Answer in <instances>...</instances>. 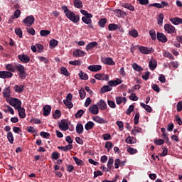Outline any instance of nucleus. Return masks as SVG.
I'll return each mask as SVG.
<instances>
[{"instance_id":"1","label":"nucleus","mask_w":182,"mask_h":182,"mask_svg":"<svg viewBox=\"0 0 182 182\" xmlns=\"http://www.w3.org/2000/svg\"><path fill=\"white\" fill-rule=\"evenodd\" d=\"M62 11H63L66 18L73 22V23H77L79 21H80V16L79 15L75 14V12L70 11L68 6H62L61 7Z\"/></svg>"},{"instance_id":"2","label":"nucleus","mask_w":182,"mask_h":182,"mask_svg":"<svg viewBox=\"0 0 182 182\" xmlns=\"http://www.w3.org/2000/svg\"><path fill=\"white\" fill-rule=\"evenodd\" d=\"M9 102V105L14 107L16 110L22 107V102H21L18 98H10Z\"/></svg>"},{"instance_id":"3","label":"nucleus","mask_w":182,"mask_h":182,"mask_svg":"<svg viewBox=\"0 0 182 182\" xmlns=\"http://www.w3.org/2000/svg\"><path fill=\"white\" fill-rule=\"evenodd\" d=\"M23 23H24L25 26H32L35 23V17L32 15L28 16L23 20Z\"/></svg>"},{"instance_id":"4","label":"nucleus","mask_w":182,"mask_h":182,"mask_svg":"<svg viewBox=\"0 0 182 182\" xmlns=\"http://www.w3.org/2000/svg\"><path fill=\"white\" fill-rule=\"evenodd\" d=\"M16 69L19 72L18 76L20 79H26V73L25 72V67L21 64H18L16 66Z\"/></svg>"},{"instance_id":"5","label":"nucleus","mask_w":182,"mask_h":182,"mask_svg":"<svg viewBox=\"0 0 182 182\" xmlns=\"http://www.w3.org/2000/svg\"><path fill=\"white\" fill-rule=\"evenodd\" d=\"M138 49L142 55H150L154 52V49L150 47L139 46Z\"/></svg>"},{"instance_id":"6","label":"nucleus","mask_w":182,"mask_h":182,"mask_svg":"<svg viewBox=\"0 0 182 182\" xmlns=\"http://www.w3.org/2000/svg\"><path fill=\"white\" fill-rule=\"evenodd\" d=\"M73 96L70 94L68 93L66 96V100H63L64 105L68 108V109H72L73 107V103H72V98Z\"/></svg>"},{"instance_id":"7","label":"nucleus","mask_w":182,"mask_h":182,"mask_svg":"<svg viewBox=\"0 0 182 182\" xmlns=\"http://www.w3.org/2000/svg\"><path fill=\"white\" fill-rule=\"evenodd\" d=\"M164 31L165 32H166V33L169 34L177 33V31H176V27L168 23L164 25Z\"/></svg>"},{"instance_id":"8","label":"nucleus","mask_w":182,"mask_h":182,"mask_svg":"<svg viewBox=\"0 0 182 182\" xmlns=\"http://www.w3.org/2000/svg\"><path fill=\"white\" fill-rule=\"evenodd\" d=\"M58 127L60 130H63V132H66L69 129V124H68V120L63 119L61 122L58 124Z\"/></svg>"},{"instance_id":"9","label":"nucleus","mask_w":182,"mask_h":182,"mask_svg":"<svg viewBox=\"0 0 182 182\" xmlns=\"http://www.w3.org/2000/svg\"><path fill=\"white\" fill-rule=\"evenodd\" d=\"M94 77L97 79V80H106V82H108L109 75L107 74H95Z\"/></svg>"},{"instance_id":"10","label":"nucleus","mask_w":182,"mask_h":182,"mask_svg":"<svg viewBox=\"0 0 182 182\" xmlns=\"http://www.w3.org/2000/svg\"><path fill=\"white\" fill-rule=\"evenodd\" d=\"M14 76V74L9 71H0L1 79H9Z\"/></svg>"},{"instance_id":"11","label":"nucleus","mask_w":182,"mask_h":182,"mask_svg":"<svg viewBox=\"0 0 182 182\" xmlns=\"http://www.w3.org/2000/svg\"><path fill=\"white\" fill-rule=\"evenodd\" d=\"M88 110L90 113H91V114H99V107L97 106V105H91L89 107Z\"/></svg>"},{"instance_id":"12","label":"nucleus","mask_w":182,"mask_h":182,"mask_svg":"<svg viewBox=\"0 0 182 182\" xmlns=\"http://www.w3.org/2000/svg\"><path fill=\"white\" fill-rule=\"evenodd\" d=\"M156 37L159 42H162V43H166L168 41L167 36L163 33H157Z\"/></svg>"},{"instance_id":"13","label":"nucleus","mask_w":182,"mask_h":182,"mask_svg":"<svg viewBox=\"0 0 182 182\" xmlns=\"http://www.w3.org/2000/svg\"><path fill=\"white\" fill-rule=\"evenodd\" d=\"M18 58L21 60V62H23V63H28V62L31 60V58L28 56V55L26 54L18 55Z\"/></svg>"},{"instance_id":"14","label":"nucleus","mask_w":182,"mask_h":182,"mask_svg":"<svg viewBox=\"0 0 182 182\" xmlns=\"http://www.w3.org/2000/svg\"><path fill=\"white\" fill-rule=\"evenodd\" d=\"M122 82L123 81L122 80V79L117 78L116 80L109 81L108 85L111 87H113V86H117L119 85H121V83H122Z\"/></svg>"},{"instance_id":"15","label":"nucleus","mask_w":182,"mask_h":182,"mask_svg":"<svg viewBox=\"0 0 182 182\" xmlns=\"http://www.w3.org/2000/svg\"><path fill=\"white\" fill-rule=\"evenodd\" d=\"M92 120L96 123H99L100 124H106V123H107V121L99 116L92 117Z\"/></svg>"},{"instance_id":"16","label":"nucleus","mask_w":182,"mask_h":182,"mask_svg":"<svg viewBox=\"0 0 182 182\" xmlns=\"http://www.w3.org/2000/svg\"><path fill=\"white\" fill-rule=\"evenodd\" d=\"M97 106L100 108V110H106L107 109V104L103 100H100L97 103Z\"/></svg>"},{"instance_id":"17","label":"nucleus","mask_w":182,"mask_h":182,"mask_svg":"<svg viewBox=\"0 0 182 182\" xmlns=\"http://www.w3.org/2000/svg\"><path fill=\"white\" fill-rule=\"evenodd\" d=\"M102 62L104 65H109V66H114V65H116V63L112 58H105L103 59Z\"/></svg>"},{"instance_id":"18","label":"nucleus","mask_w":182,"mask_h":182,"mask_svg":"<svg viewBox=\"0 0 182 182\" xmlns=\"http://www.w3.org/2000/svg\"><path fill=\"white\" fill-rule=\"evenodd\" d=\"M88 70L90 72H99V70H102V65H93L87 67Z\"/></svg>"},{"instance_id":"19","label":"nucleus","mask_w":182,"mask_h":182,"mask_svg":"<svg viewBox=\"0 0 182 182\" xmlns=\"http://www.w3.org/2000/svg\"><path fill=\"white\" fill-rule=\"evenodd\" d=\"M3 96L6 98V100L8 102L9 100V98L11 97V88L9 87L5 88L3 90Z\"/></svg>"},{"instance_id":"20","label":"nucleus","mask_w":182,"mask_h":182,"mask_svg":"<svg viewBox=\"0 0 182 182\" xmlns=\"http://www.w3.org/2000/svg\"><path fill=\"white\" fill-rule=\"evenodd\" d=\"M92 18H93V15L92 14L90 16H82V21L86 25H92Z\"/></svg>"},{"instance_id":"21","label":"nucleus","mask_w":182,"mask_h":182,"mask_svg":"<svg viewBox=\"0 0 182 182\" xmlns=\"http://www.w3.org/2000/svg\"><path fill=\"white\" fill-rule=\"evenodd\" d=\"M126 164V161H122L119 159L114 161V168H119V167H123Z\"/></svg>"},{"instance_id":"22","label":"nucleus","mask_w":182,"mask_h":182,"mask_svg":"<svg viewBox=\"0 0 182 182\" xmlns=\"http://www.w3.org/2000/svg\"><path fill=\"white\" fill-rule=\"evenodd\" d=\"M85 55H86V53L80 49H77L73 51V56H75V58H82L85 56Z\"/></svg>"},{"instance_id":"23","label":"nucleus","mask_w":182,"mask_h":182,"mask_svg":"<svg viewBox=\"0 0 182 182\" xmlns=\"http://www.w3.org/2000/svg\"><path fill=\"white\" fill-rule=\"evenodd\" d=\"M170 22L173 23V25H181L182 24V18L179 17H174V18H171L169 19Z\"/></svg>"},{"instance_id":"24","label":"nucleus","mask_w":182,"mask_h":182,"mask_svg":"<svg viewBox=\"0 0 182 182\" xmlns=\"http://www.w3.org/2000/svg\"><path fill=\"white\" fill-rule=\"evenodd\" d=\"M16 110L18 113V116L20 119H25V117H26V114L25 113V108L20 107Z\"/></svg>"},{"instance_id":"25","label":"nucleus","mask_w":182,"mask_h":182,"mask_svg":"<svg viewBox=\"0 0 182 182\" xmlns=\"http://www.w3.org/2000/svg\"><path fill=\"white\" fill-rule=\"evenodd\" d=\"M19 16H21V10L16 9L14 11V14L10 17L9 21L12 22V21H14V19H18V18H19Z\"/></svg>"},{"instance_id":"26","label":"nucleus","mask_w":182,"mask_h":182,"mask_svg":"<svg viewBox=\"0 0 182 182\" xmlns=\"http://www.w3.org/2000/svg\"><path fill=\"white\" fill-rule=\"evenodd\" d=\"M150 70H154L157 68V60L151 58L149 63Z\"/></svg>"},{"instance_id":"27","label":"nucleus","mask_w":182,"mask_h":182,"mask_svg":"<svg viewBox=\"0 0 182 182\" xmlns=\"http://www.w3.org/2000/svg\"><path fill=\"white\" fill-rule=\"evenodd\" d=\"M43 116H49L52 110V107H50V105H45L43 108Z\"/></svg>"},{"instance_id":"28","label":"nucleus","mask_w":182,"mask_h":182,"mask_svg":"<svg viewBox=\"0 0 182 182\" xmlns=\"http://www.w3.org/2000/svg\"><path fill=\"white\" fill-rule=\"evenodd\" d=\"M14 89L16 93H22V92H23V90H25V87L23 85H14Z\"/></svg>"},{"instance_id":"29","label":"nucleus","mask_w":182,"mask_h":182,"mask_svg":"<svg viewBox=\"0 0 182 182\" xmlns=\"http://www.w3.org/2000/svg\"><path fill=\"white\" fill-rule=\"evenodd\" d=\"M73 4L75 8H77L78 9L83 8V3L80 0H73Z\"/></svg>"},{"instance_id":"30","label":"nucleus","mask_w":182,"mask_h":182,"mask_svg":"<svg viewBox=\"0 0 182 182\" xmlns=\"http://www.w3.org/2000/svg\"><path fill=\"white\" fill-rule=\"evenodd\" d=\"M126 102H127L126 97H116L117 105H122V103H126Z\"/></svg>"},{"instance_id":"31","label":"nucleus","mask_w":182,"mask_h":182,"mask_svg":"<svg viewBox=\"0 0 182 182\" xmlns=\"http://www.w3.org/2000/svg\"><path fill=\"white\" fill-rule=\"evenodd\" d=\"M98 43L96 41H93L91 43H89L86 47H85V50H90V49H93V48L97 46Z\"/></svg>"},{"instance_id":"32","label":"nucleus","mask_w":182,"mask_h":182,"mask_svg":"<svg viewBox=\"0 0 182 182\" xmlns=\"http://www.w3.org/2000/svg\"><path fill=\"white\" fill-rule=\"evenodd\" d=\"M121 6H122L123 8H126V9H129V11H134V6L131 4L122 3L121 4Z\"/></svg>"},{"instance_id":"33","label":"nucleus","mask_w":182,"mask_h":182,"mask_svg":"<svg viewBox=\"0 0 182 182\" xmlns=\"http://www.w3.org/2000/svg\"><path fill=\"white\" fill-rule=\"evenodd\" d=\"M140 106L142 107L143 109H144L148 113H151V112H153V109L151 107H150V105H147L143 102H141Z\"/></svg>"},{"instance_id":"34","label":"nucleus","mask_w":182,"mask_h":182,"mask_svg":"<svg viewBox=\"0 0 182 182\" xmlns=\"http://www.w3.org/2000/svg\"><path fill=\"white\" fill-rule=\"evenodd\" d=\"M7 139L10 144H14L15 139L14 138V134H12V132H7Z\"/></svg>"},{"instance_id":"35","label":"nucleus","mask_w":182,"mask_h":182,"mask_svg":"<svg viewBox=\"0 0 182 182\" xmlns=\"http://www.w3.org/2000/svg\"><path fill=\"white\" fill-rule=\"evenodd\" d=\"M126 143L128 144H134L136 141V138L132 136H127L125 139Z\"/></svg>"},{"instance_id":"36","label":"nucleus","mask_w":182,"mask_h":182,"mask_svg":"<svg viewBox=\"0 0 182 182\" xmlns=\"http://www.w3.org/2000/svg\"><path fill=\"white\" fill-rule=\"evenodd\" d=\"M95 127V123L93 122H88L85 125V130H92Z\"/></svg>"},{"instance_id":"37","label":"nucleus","mask_w":182,"mask_h":182,"mask_svg":"<svg viewBox=\"0 0 182 182\" xmlns=\"http://www.w3.org/2000/svg\"><path fill=\"white\" fill-rule=\"evenodd\" d=\"M112 89V87L110 85H105L101 88L100 92L101 93H106L110 92Z\"/></svg>"},{"instance_id":"38","label":"nucleus","mask_w":182,"mask_h":182,"mask_svg":"<svg viewBox=\"0 0 182 182\" xmlns=\"http://www.w3.org/2000/svg\"><path fill=\"white\" fill-rule=\"evenodd\" d=\"M80 79L82 80H87L89 79V76L87 74L85 73L83 71H80L78 74Z\"/></svg>"},{"instance_id":"39","label":"nucleus","mask_w":182,"mask_h":182,"mask_svg":"<svg viewBox=\"0 0 182 182\" xmlns=\"http://www.w3.org/2000/svg\"><path fill=\"white\" fill-rule=\"evenodd\" d=\"M114 12L117 18H121V16H123V15H126V12L122 11L121 9H116L114 11Z\"/></svg>"},{"instance_id":"40","label":"nucleus","mask_w":182,"mask_h":182,"mask_svg":"<svg viewBox=\"0 0 182 182\" xmlns=\"http://www.w3.org/2000/svg\"><path fill=\"white\" fill-rule=\"evenodd\" d=\"M132 68L134 70H136V72H142L143 68L141 66L139 65L137 63H134L132 65Z\"/></svg>"},{"instance_id":"41","label":"nucleus","mask_w":182,"mask_h":182,"mask_svg":"<svg viewBox=\"0 0 182 182\" xmlns=\"http://www.w3.org/2000/svg\"><path fill=\"white\" fill-rule=\"evenodd\" d=\"M129 35L132 38H137L139 36V32L136 29H132L129 31Z\"/></svg>"},{"instance_id":"42","label":"nucleus","mask_w":182,"mask_h":182,"mask_svg":"<svg viewBox=\"0 0 182 182\" xmlns=\"http://www.w3.org/2000/svg\"><path fill=\"white\" fill-rule=\"evenodd\" d=\"M60 73L61 75H63L64 76H70V73H69V71H68V69H66V68L65 67H61L60 68Z\"/></svg>"},{"instance_id":"43","label":"nucleus","mask_w":182,"mask_h":182,"mask_svg":"<svg viewBox=\"0 0 182 182\" xmlns=\"http://www.w3.org/2000/svg\"><path fill=\"white\" fill-rule=\"evenodd\" d=\"M113 143H112L111 141H107L105 145V149H107V151H110L112 150V149H113Z\"/></svg>"},{"instance_id":"44","label":"nucleus","mask_w":182,"mask_h":182,"mask_svg":"<svg viewBox=\"0 0 182 182\" xmlns=\"http://www.w3.org/2000/svg\"><path fill=\"white\" fill-rule=\"evenodd\" d=\"M164 58H168V59H171V60H174V56H173V54L170 53L168 51H165L163 53Z\"/></svg>"},{"instance_id":"45","label":"nucleus","mask_w":182,"mask_h":182,"mask_svg":"<svg viewBox=\"0 0 182 182\" xmlns=\"http://www.w3.org/2000/svg\"><path fill=\"white\" fill-rule=\"evenodd\" d=\"M58 46V41L52 39L50 41V48L53 49L55 47Z\"/></svg>"},{"instance_id":"46","label":"nucleus","mask_w":182,"mask_h":182,"mask_svg":"<svg viewBox=\"0 0 182 182\" xmlns=\"http://www.w3.org/2000/svg\"><path fill=\"white\" fill-rule=\"evenodd\" d=\"M61 115H62V113L60 112V110L56 109L54 114H53V117L55 119H58L60 117Z\"/></svg>"},{"instance_id":"47","label":"nucleus","mask_w":182,"mask_h":182,"mask_svg":"<svg viewBox=\"0 0 182 182\" xmlns=\"http://www.w3.org/2000/svg\"><path fill=\"white\" fill-rule=\"evenodd\" d=\"M113 163H114V161L113 160V157H109L108 159L107 164V168H109V170L112 169Z\"/></svg>"},{"instance_id":"48","label":"nucleus","mask_w":182,"mask_h":182,"mask_svg":"<svg viewBox=\"0 0 182 182\" xmlns=\"http://www.w3.org/2000/svg\"><path fill=\"white\" fill-rule=\"evenodd\" d=\"M83 132V125L82 124H77L76 126V132L80 134Z\"/></svg>"},{"instance_id":"49","label":"nucleus","mask_w":182,"mask_h":182,"mask_svg":"<svg viewBox=\"0 0 182 182\" xmlns=\"http://www.w3.org/2000/svg\"><path fill=\"white\" fill-rule=\"evenodd\" d=\"M127 151H128V153H129V154H136V153H137V149H136L133 147L128 146L127 148Z\"/></svg>"},{"instance_id":"50","label":"nucleus","mask_w":182,"mask_h":182,"mask_svg":"<svg viewBox=\"0 0 182 182\" xmlns=\"http://www.w3.org/2000/svg\"><path fill=\"white\" fill-rule=\"evenodd\" d=\"M6 70H9V72H15L16 67L12 64H7L6 65Z\"/></svg>"},{"instance_id":"51","label":"nucleus","mask_w":182,"mask_h":182,"mask_svg":"<svg viewBox=\"0 0 182 182\" xmlns=\"http://www.w3.org/2000/svg\"><path fill=\"white\" fill-rule=\"evenodd\" d=\"M163 19H164V14H160L157 18L158 25H163Z\"/></svg>"},{"instance_id":"52","label":"nucleus","mask_w":182,"mask_h":182,"mask_svg":"<svg viewBox=\"0 0 182 182\" xmlns=\"http://www.w3.org/2000/svg\"><path fill=\"white\" fill-rule=\"evenodd\" d=\"M73 160L77 166H83V161H82V159H79V158L74 156Z\"/></svg>"},{"instance_id":"53","label":"nucleus","mask_w":182,"mask_h":182,"mask_svg":"<svg viewBox=\"0 0 182 182\" xmlns=\"http://www.w3.org/2000/svg\"><path fill=\"white\" fill-rule=\"evenodd\" d=\"M83 114H85V110L83 109H80L77 112V113L75 114V117L77 119H80V117H82L83 116Z\"/></svg>"},{"instance_id":"54","label":"nucleus","mask_w":182,"mask_h":182,"mask_svg":"<svg viewBox=\"0 0 182 182\" xmlns=\"http://www.w3.org/2000/svg\"><path fill=\"white\" fill-rule=\"evenodd\" d=\"M61 149H62L63 151H69V150H72V149H73V145L68 144L65 146H62Z\"/></svg>"},{"instance_id":"55","label":"nucleus","mask_w":182,"mask_h":182,"mask_svg":"<svg viewBox=\"0 0 182 182\" xmlns=\"http://www.w3.org/2000/svg\"><path fill=\"white\" fill-rule=\"evenodd\" d=\"M116 124L119 127V130H120V132H123L124 129V124H123V122L117 121Z\"/></svg>"},{"instance_id":"56","label":"nucleus","mask_w":182,"mask_h":182,"mask_svg":"<svg viewBox=\"0 0 182 182\" xmlns=\"http://www.w3.org/2000/svg\"><path fill=\"white\" fill-rule=\"evenodd\" d=\"M117 28H119V26H117V24L115 23H111L108 26L109 31H116Z\"/></svg>"},{"instance_id":"57","label":"nucleus","mask_w":182,"mask_h":182,"mask_svg":"<svg viewBox=\"0 0 182 182\" xmlns=\"http://www.w3.org/2000/svg\"><path fill=\"white\" fill-rule=\"evenodd\" d=\"M50 34V31L49 30H41L40 31L41 36H48Z\"/></svg>"},{"instance_id":"58","label":"nucleus","mask_w":182,"mask_h":182,"mask_svg":"<svg viewBox=\"0 0 182 182\" xmlns=\"http://www.w3.org/2000/svg\"><path fill=\"white\" fill-rule=\"evenodd\" d=\"M79 95H80V99L83 100V99L86 97V91H85V90L83 89H81L79 90Z\"/></svg>"},{"instance_id":"59","label":"nucleus","mask_w":182,"mask_h":182,"mask_svg":"<svg viewBox=\"0 0 182 182\" xmlns=\"http://www.w3.org/2000/svg\"><path fill=\"white\" fill-rule=\"evenodd\" d=\"M107 21V20L106 18H101L98 22L100 28H105V25H106Z\"/></svg>"},{"instance_id":"60","label":"nucleus","mask_w":182,"mask_h":182,"mask_svg":"<svg viewBox=\"0 0 182 182\" xmlns=\"http://www.w3.org/2000/svg\"><path fill=\"white\" fill-rule=\"evenodd\" d=\"M154 144L156 146H161L162 144H164V140L159 139H155L154 141Z\"/></svg>"},{"instance_id":"61","label":"nucleus","mask_w":182,"mask_h":182,"mask_svg":"<svg viewBox=\"0 0 182 182\" xmlns=\"http://www.w3.org/2000/svg\"><path fill=\"white\" fill-rule=\"evenodd\" d=\"M149 35L152 39V41H156V31H154V30H150L149 31Z\"/></svg>"},{"instance_id":"62","label":"nucleus","mask_w":182,"mask_h":182,"mask_svg":"<svg viewBox=\"0 0 182 182\" xmlns=\"http://www.w3.org/2000/svg\"><path fill=\"white\" fill-rule=\"evenodd\" d=\"M133 110H134V105H132L127 109V112H126L127 114H131Z\"/></svg>"},{"instance_id":"63","label":"nucleus","mask_w":182,"mask_h":182,"mask_svg":"<svg viewBox=\"0 0 182 182\" xmlns=\"http://www.w3.org/2000/svg\"><path fill=\"white\" fill-rule=\"evenodd\" d=\"M15 33L18 35V38H22V30L21 28H16Z\"/></svg>"},{"instance_id":"64","label":"nucleus","mask_w":182,"mask_h":182,"mask_svg":"<svg viewBox=\"0 0 182 182\" xmlns=\"http://www.w3.org/2000/svg\"><path fill=\"white\" fill-rule=\"evenodd\" d=\"M177 112H181L182 110V101H179L176 105Z\"/></svg>"}]
</instances>
